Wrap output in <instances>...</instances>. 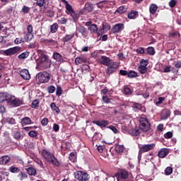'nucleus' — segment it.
<instances>
[{
  "label": "nucleus",
  "mask_w": 181,
  "mask_h": 181,
  "mask_svg": "<svg viewBox=\"0 0 181 181\" xmlns=\"http://www.w3.org/2000/svg\"><path fill=\"white\" fill-rule=\"evenodd\" d=\"M98 63L103 64V66H107L112 60L107 56L102 55L98 59Z\"/></svg>",
  "instance_id": "13"
},
{
  "label": "nucleus",
  "mask_w": 181,
  "mask_h": 181,
  "mask_svg": "<svg viewBox=\"0 0 181 181\" xmlns=\"http://www.w3.org/2000/svg\"><path fill=\"white\" fill-rule=\"evenodd\" d=\"M53 59L58 63H63V62H64V57H63L59 52H54L53 53Z\"/></svg>",
  "instance_id": "18"
},
{
  "label": "nucleus",
  "mask_w": 181,
  "mask_h": 181,
  "mask_svg": "<svg viewBox=\"0 0 181 181\" xmlns=\"http://www.w3.org/2000/svg\"><path fill=\"white\" fill-rule=\"evenodd\" d=\"M47 90L49 94H53V93L56 91V87L53 86H49L47 87Z\"/></svg>",
  "instance_id": "50"
},
{
  "label": "nucleus",
  "mask_w": 181,
  "mask_h": 181,
  "mask_svg": "<svg viewBox=\"0 0 181 181\" xmlns=\"http://www.w3.org/2000/svg\"><path fill=\"white\" fill-rule=\"evenodd\" d=\"M140 129L143 132H145L147 136H152L153 135V129L151 128V123L145 116H141L139 118Z\"/></svg>",
  "instance_id": "3"
},
{
  "label": "nucleus",
  "mask_w": 181,
  "mask_h": 181,
  "mask_svg": "<svg viewBox=\"0 0 181 181\" xmlns=\"http://www.w3.org/2000/svg\"><path fill=\"white\" fill-rule=\"evenodd\" d=\"M20 76L23 78V80H30V74L28 69H23L20 72Z\"/></svg>",
  "instance_id": "17"
},
{
  "label": "nucleus",
  "mask_w": 181,
  "mask_h": 181,
  "mask_svg": "<svg viewBox=\"0 0 181 181\" xmlns=\"http://www.w3.org/2000/svg\"><path fill=\"white\" fill-rule=\"evenodd\" d=\"M172 172H173V169L171 167H168L165 170V173L167 175H172Z\"/></svg>",
  "instance_id": "52"
},
{
  "label": "nucleus",
  "mask_w": 181,
  "mask_h": 181,
  "mask_svg": "<svg viewBox=\"0 0 181 181\" xmlns=\"http://www.w3.org/2000/svg\"><path fill=\"white\" fill-rule=\"evenodd\" d=\"M129 133L132 136H138V135L140 134L139 129H132L129 130Z\"/></svg>",
  "instance_id": "32"
},
{
  "label": "nucleus",
  "mask_w": 181,
  "mask_h": 181,
  "mask_svg": "<svg viewBox=\"0 0 181 181\" xmlns=\"http://www.w3.org/2000/svg\"><path fill=\"white\" fill-rule=\"evenodd\" d=\"M21 47L19 46L9 48L8 49L3 50L4 54L5 56H13V54H16L17 53H19L21 50Z\"/></svg>",
  "instance_id": "9"
},
{
  "label": "nucleus",
  "mask_w": 181,
  "mask_h": 181,
  "mask_svg": "<svg viewBox=\"0 0 181 181\" xmlns=\"http://www.w3.org/2000/svg\"><path fill=\"white\" fill-rule=\"evenodd\" d=\"M117 181H134L132 173L127 170H122L115 174Z\"/></svg>",
  "instance_id": "4"
},
{
  "label": "nucleus",
  "mask_w": 181,
  "mask_h": 181,
  "mask_svg": "<svg viewBox=\"0 0 181 181\" xmlns=\"http://www.w3.org/2000/svg\"><path fill=\"white\" fill-rule=\"evenodd\" d=\"M6 122H8V124H16L15 119H13V117L7 118Z\"/></svg>",
  "instance_id": "55"
},
{
  "label": "nucleus",
  "mask_w": 181,
  "mask_h": 181,
  "mask_svg": "<svg viewBox=\"0 0 181 181\" xmlns=\"http://www.w3.org/2000/svg\"><path fill=\"white\" fill-rule=\"evenodd\" d=\"M41 155L46 162L51 163L54 166H60V161L55 158L54 154L50 151L44 148L41 151Z\"/></svg>",
  "instance_id": "2"
},
{
  "label": "nucleus",
  "mask_w": 181,
  "mask_h": 181,
  "mask_svg": "<svg viewBox=\"0 0 181 181\" xmlns=\"http://www.w3.org/2000/svg\"><path fill=\"white\" fill-rule=\"evenodd\" d=\"M136 53H138L139 54H144V53H145V48L144 47L137 48Z\"/></svg>",
  "instance_id": "56"
},
{
  "label": "nucleus",
  "mask_w": 181,
  "mask_h": 181,
  "mask_svg": "<svg viewBox=\"0 0 181 181\" xmlns=\"http://www.w3.org/2000/svg\"><path fill=\"white\" fill-rule=\"evenodd\" d=\"M9 94L7 93H0V103H4V101H6L8 103V99L9 98Z\"/></svg>",
  "instance_id": "26"
},
{
  "label": "nucleus",
  "mask_w": 181,
  "mask_h": 181,
  "mask_svg": "<svg viewBox=\"0 0 181 181\" xmlns=\"http://www.w3.org/2000/svg\"><path fill=\"white\" fill-rule=\"evenodd\" d=\"M11 160V157L9 156H3L0 158V165H6V163H9Z\"/></svg>",
  "instance_id": "21"
},
{
  "label": "nucleus",
  "mask_w": 181,
  "mask_h": 181,
  "mask_svg": "<svg viewBox=\"0 0 181 181\" xmlns=\"http://www.w3.org/2000/svg\"><path fill=\"white\" fill-rule=\"evenodd\" d=\"M69 159L71 162H76V160H77V156H76V153H71L69 154Z\"/></svg>",
  "instance_id": "49"
},
{
  "label": "nucleus",
  "mask_w": 181,
  "mask_h": 181,
  "mask_svg": "<svg viewBox=\"0 0 181 181\" xmlns=\"http://www.w3.org/2000/svg\"><path fill=\"white\" fill-rule=\"evenodd\" d=\"M45 45H49V46H57V42L53 39H45L43 40Z\"/></svg>",
  "instance_id": "24"
},
{
  "label": "nucleus",
  "mask_w": 181,
  "mask_h": 181,
  "mask_svg": "<svg viewBox=\"0 0 181 181\" xmlns=\"http://www.w3.org/2000/svg\"><path fill=\"white\" fill-rule=\"evenodd\" d=\"M147 66H148V60L141 59L140 61V65L139 66H140V67H146Z\"/></svg>",
  "instance_id": "51"
},
{
  "label": "nucleus",
  "mask_w": 181,
  "mask_h": 181,
  "mask_svg": "<svg viewBox=\"0 0 181 181\" xmlns=\"http://www.w3.org/2000/svg\"><path fill=\"white\" fill-rule=\"evenodd\" d=\"M18 177H19L20 180H23V179L28 178V175H26L25 172L20 171Z\"/></svg>",
  "instance_id": "44"
},
{
  "label": "nucleus",
  "mask_w": 181,
  "mask_h": 181,
  "mask_svg": "<svg viewBox=\"0 0 181 181\" xmlns=\"http://www.w3.org/2000/svg\"><path fill=\"white\" fill-rule=\"evenodd\" d=\"M18 57V59H20V60H23V59H27V57H29V52H23L21 54H19Z\"/></svg>",
  "instance_id": "37"
},
{
  "label": "nucleus",
  "mask_w": 181,
  "mask_h": 181,
  "mask_svg": "<svg viewBox=\"0 0 181 181\" xmlns=\"http://www.w3.org/2000/svg\"><path fill=\"white\" fill-rule=\"evenodd\" d=\"M129 78H134V77H138V73L135 71H129L127 74Z\"/></svg>",
  "instance_id": "39"
},
{
  "label": "nucleus",
  "mask_w": 181,
  "mask_h": 181,
  "mask_svg": "<svg viewBox=\"0 0 181 181\" xmlns=\"http://www.w3.org/2000/svg\"><path fill=\"white\" fill-rule=\"evenodd\" d=\"M76 30L82 35L83 37H87L88 36V33L87 32L86 28L83 26L77 27Z\"/></svg>",
  "instance_id": "19"
},
{
  "label": "nucleus",
  "mask_w": 181,
  "mask_h": 181,
  "mask_svg": "<svg viewBox=\"0 0 181 181\" xmlns=\"http://www.w3.org/2000/svg\"><path fill=\"white\" fill-rule=\"evenodd\" d=\"M107 67V68L106 69V72L107 73V74H112V73H115L117 69L119 67V64L118 62L112 61L109 63Z\"/></svg>",
  "instance_id": "8"
},
{
  "label": "nucleus",
  "mask_w": 181,
  "mask_h": 181,
  "mask_svg": "<svg viewBox=\"0 0 181 181\" xmlns=\"http://www.w3.org/2000/svg\"><path fill=\"white\" fill-rule=\"evenodd\" d=\"M107 128H109V129H111V131H112V132H114V134H118V129H117L116 127L109 126V127H107Z\"/></svg>",
  "instance_id": "59"
},
{
  "label": "nucleus",
  "mask_w": 181,
  "mask_h": 181,
  "mask_svg": "<svg viewBox=\"0 0 181 181\" xmlns=\"http://www.w3.org/2000/svg\"><path fill=\"white\" fill-rule=\"evenodd\" d=\"M168 155H169V149L168 148H161L158 154L159 158H165Z\"/></svg>",
  "instance_id": "20"
},
{
  "label": "nucleus",
  "mask_w": 181,
  "mask_h": 181,
  "mask_svg": "<svg viewBox=\"0 0 181 181\" xmlns=\"http://www.w3.org/2000/svg\"><path fill=\"white\" fill-rule=\"evenodd\" d=\"M73 37H74V34L66 35L65 37L62 38V42H64V43L70 42V40H71Z\"/></svg>",
  "instance_id": "34"
},
{
  "label": "nucleus",
  "mask_w": 181,
  "mask_h": 181,
  "mask_svg": "<svg viewBox=\"0 0 181 181\" xmlns=\"http://www.w3.org/2000/svg\"><path fill=\"white\" fill-rule=\"evenodd\" d=\"M123 93L125 95H131V94H132V90H131L128 86H124Z\"/></svg>",
  "instance_id": "40"
},
{
  "label": "nucleus",
  "mask_w": 181,
  "mask_h": 181,
  "mask_svg": "<svg viewBox=\"0 0 181 181\" xmlns=\"http://www.w3.org/2000/svg\"><path fill=\"white\" fill-rule=\"evenodd\" d=\"M9 171L11 173H19V172H21V169L14 166H11L9 168Z\"/></svg>",
  "instance_id": "43"
},
{
  "label": "nucleus",
  "mask_w": 181,
  "mask_h": 181,
  "mask_svg": "<svg viewBox=\"0 0 181 181\" xmlns=\"http://www.w3.org/2000/svg\"><path fill=\"white\" fill-rule=\"evenodd\" d=\"M88 29L90 30L91 33H97L98 36H101L103 34L101 30H98V27H97V25L95 24L90 25Z\"/></svg>",
  "instance_id": "16"
},
{
  "label": "nucleus",
  "mask_w": 181,
  "mask_h": 181,
  "mask_svg": "<svg viewBox=\"0 0 181 181\" xmlns=\"http://www.w3.org/2000/svg\"><path fill=\"white\" fill-rule=\"evenodd\" d=\"M22 42H23V40L22 38H16V40H14L15 45H21Z\"/></svg>",
  "instance_id": "63"
},
{
  "label": "nucleus",
  "mask_w": 181,
  "mask_h": 181,
  "mask_svg": "<svg viewBox=\"0 0 181 181\" xmlns=\"http://www.w3.org/2000/svg\"><path fill=\"white\" fill-rule=\"evenodd\" d=\"M75 178L79 181H87L89 179L88 174L83 171H76L74 173Z\"/></svg>",
  "instance_id": "10"
},
{
  "label": "nucleus",
  "mask_w": 181,
  "mask_h": 181,
  "mask_svg": "<svg viewBox=\"0 0 181 181\" xmlns=\"http://www.w3.org/2000/svg\"><path fill=\"white\" fill-rule=\"evenodd\" d=\"M123 29H125L124 23H117L112 28V31L113 33H119V32H122Z\"/></svg>",
  "instance_id": "14"
},
{
  "label": "nucleus",
  "mask_w": 181,
  "mask_h": 181,
  "mask_svg": "<svg viewBox=\"0 0 181 181\" xmlns=\"http://www.w3.org/2000/svg\"><path fill=\"white\" fill-rule=\"evenodd\" d=\"M12 135H13L14 139H16V141H21V139H23V134H21L20 132H18V131L13 132Z\"/></svg>",
  "instance_id": "22"
},
{
  "label": "nucleus",
  "mask_w": 181,
  "mask_h": 181,
  "mask_svg": "<svg viewBox=\"0 0 181 181\" xmlns=\"http://www.w3.org/2000/svg\"><path fill=\"white\" fill-rule=\"evenodd\" d=\"M36 70H46L52 66V61L49 59V56L41 54L39 59L36 61Z\"/></svg>",
  "instance_id": "1"
},
{
  "label": "nucleus",
  "mask_w": 181,
  "mask_h": 181,
  "mask_svg": "<svg viewBox=\"0 0 181 181\" xmlns=\"http://www.w3.org/2000/svg\"><path fill=\"white\" fill-rule=\"evenodd\" d=\"M7 104L11 105V107H19L23 104V101L19 98H16L15 96L9 95Z\"/></svg>",
  "instance_id": "7"
},
{
  "label": "nucleus",
  "mask_w": 181,
  "mask_h": 181,
  "mask_svg": "<svg viewBox=\"0 0 181 181\" xmlns=\"http://www.w3.org/2000/svg\"><path fill=\"white\" fill-rule=\"evenodd\" d=\"M51 75L47 71H40L36 75V78L41 83H46L50 81Z\"/></svg>",
  "instance_id": "6"
},
{
  "label": "nucleus",
  "mask_w": 181,
  "mask_h": 181,
  "mask_svg": "<svg viewBox=\"0 0 181 181\" xmlns=\"http://www.w3.org/2000/svg\"><path fill=\"white\" fill-rule=\"evenodd\" d=\"M50 107L53 112H56V114H60V109L56 105L55 103H52Z\"/></svg>",
  "instance_id": "29"
},
{
  "label": "nucleus",
  "mask_w": 181,
  "mask_h": 181,
  "mask_svg": "<svg viewBox=\"0 0 181 181\" xmlns=\"http://www.w3.org/2000/svg\"><path fill=\"white\" fill-rule=\"evenodd\" d=\"M170 117V110L165 109L163 110L162 115H161V119H168V118Z\"/></svg>",
  "instance_id": "25"
},
{
  "label": "nucleus",
  "mask_w": 181,
  "mask_h": 181,
  "mask_svg": "<svg viewBox=\"0 0 181 181\" xmlns=\"http://www.w3.org/2000/svg\"><path fill=\"white\" fill-rule=\"evenodd\" d=\"M124 149L125 148L122 145H117L115 146V151L117 152V153H122Z\"/></svg>",
  "instance_id": "38"
},
{
  "label": "nucleus",
  "mask_w": 181,
  "mask_h": 181,
  "mask_svg": "<svg viewBox=\"0 0 181 181\" xmlns=\"http://www.w3.org/2000/svg\"><path fill=\"white\" fill-rule=\"evenodd\" d=\"M47 124H49V119L47 118H44L42 119L41 121V124L43 126V127H46V125H47Z\"/></svg>",
  "instance_id": "57"
},
{
  "label": "nucleus",
  "mask_w": 181,
  "mask_h": 181,
  "mask_svg": "<svg viewBox=\"0 0 181 181\" xmlns=\"http://www.w3.org/2000/svg\"><path fill=\"white\" fill-rule=\"evenodd\" d=\"M93 124H95V125H98V127H100V128H105L110 124V122L107 120H95L93 122Z\"/></svg>",
  "instance_id": "15"
},
{
  "label": "nucleus",
  "mask_w": 181,
  "mask_h": 181,
  "mask_svg": "<svg viewBox=\"0 0 181 181\" xmlns=\"http://www.w3.org/2000/svg\"><path fill=\"white\" fill-rule=\"evenodd\" d=\"M59 22L61 23V25H66L67 23V18H62L60 20H59Z\"/></svg>",
  "instance_id": "62"
},
{
  "label": "nucleus",
  "mask_w": 181,
  "mask_h": 181,
  "mask_svg": "<svg viewBox=\"0 0 181 181\" xmlns=\"http://www.w3.org/2000/svg\"><path fill=\"white\" fill-rule=\"evenodd\" d=\"M22 11L24 13H29L30 8L28 6H24L22 8Z\"/></svg>",
  "instance_id": "61"
},
{
  "label": "nucleus",
  "mask_w": 181,
  "mask_h": 181,
  "mask_svg": "<svg viewBox=\"0 0 181 181\" xmlns=\"http://www.w3.org/2000/svg\"><path fill=\"white\" fill-rule=\"evenodd\" d=\"M30 124H32V120L28 117H23L21 119V125H23H23H30Z\"/></svg>",
  "instance_id": "28"
},
{
  "label": "nucleus",
  "mask_w": 181,
  "mask_h": 181,
  "mask_svg": "<svg viewBox=\"0 0 181 181\" xmlns=\"http://www.w3.org/2000/svg\"><path fill=\"white\" fill-rule=\"evenodd\" d=\"M62 87L57 86V91H56L57 95H58V97H60L62 95Z\"/></svg>",
  "instance_id": "58"
},
{
  "label": "nucleus",
  "mask_w": 181,
  "mask_h": 181,
  "mask_svg": "<svg viewBox=\"0 0 181 181\" xmlns=\"http://www.w3.org/2000/svg\"><path fill=\"white\" fill-rule=\"evenodd\" d=\"M165 138H167V139H169L173 136V134L170 132H168L164 134Z\"/></svg>",
  "instance_id": "60"
},
{
  "label": "nucleus",
  "mask_w": 181,
  "mask_h": 181,
  "mask_svg": "<svg viewBox=\"0 0 181 181\" xmlns=\"http://www.w3.org/2000/svg\"><path fill=\"white\" fill-rule=\"evenodd\" d=\"M28 135L30 138H36V136H37V132L35 130H31L28 132Z\"/></svg>",
  "instance_id": "48"
},
{
  "label": "nucleus",
  "mask_w": 181,
  "mask_h": 181,
  "mask_svg": "<svg viewBox=\"0 0 181 181\" xmlns=\"http://www.w3.org/2000/svg\"><path fill=\"white\" fill-rule=\"evenodd\" d=\"M26 170L28 175L31 176L36 175V169H35L33 167H29L26 168Z\"/></svg>",
  "instance_id": "36"
},
{
  "label": "nucleus",
  "mask_w": 181,
  "mask_h": 181,
  "mask_svg": "<svg viewBox=\"0 0 181 181\" xmlns=\"http://www.w3.org/2000/svg\"><path fill=\"white\" fill-rule=\"evenodd\" d=\"M57 29H59V25H57V23H54L50 28L51 33H56Z\"/></svg>",
  "instance_id": "41"
},
{
  "label": "nucleus",
  "mask_w": 181,
  "mask_h": 181,
  "mask_svg": "<svg viewBox=\"0 0 181 181\" xmlns=\"http://www.w3.org/2000/svg\"><path fill=\"white\" fill-rule=\"evenodd\" d=\"M88 59L86 57H78L75 59L76 64H81L83 63H87Z\"/></svg>",
  "instance_id": "23"
},
{
  "label": "nucleus",
  "mask_w": 181,
  "mask_h": 181,
  "mask_svg": "<svg viewBox=\"0 0 181 181\" xmlns=\"http://www.w3.org/2000/svg\"><path fill=\"white\" fill-rule=\"evenodd\" d=\"M36 5L40 8H46V0H37L36 1Z\"/></svg>",
  "instance_id": "31"
},
{
  "label": "nucleus",
  "mask_w": 181,
  "mask_h": 181,
  "mask_svg": "<svg viewBox=\"0 0 181 181\" xmlns=\"http://www.w3.org/2000/svg\"><path fill=\"white\" fill-rule=\"evenodd\" d=\"M28 33L24 37L25 42H30L33 39V26L32 25H28L27 27Z\"/></svg>",
  "instance_id": "12"
},
{
  "label": "nucleus",
  "mask_w": 181,
  "mask_h": 181,
  "mask_svg": "<svg viewBox=\"0 0 181 181\" xmlns=\"http://www.w3.org/2000/svg\"><path fill=\"white\" fill-rule=\"evenodd\" d=\"M116 12H117L118 13H124V12H127V8H125V6H122L116 10Z\"/></svg>",
  "instance_id": "47"
},
{
  "label": "nucleus",
  "mask_w": 181,
  "mask_h": 181,
  "mask_svg": "<svg viewBox=\"0 0 181 181\" xmlns=\"http://www.w3.org/2000/svg\"><path fill=\"white\" fill-rule=\"evenodd\" d=\"M129 19H136L138 18V11H132L128 14Z\"/></svg>",
  "instance_id": "35"
},
{
  "label": "nucleus",
  "mask_w": 181,
  "mask_h": 181,
  "mask_svg": "<svg viewBox=\"0 0 181 181\" xmlns=\"http://www.w3.org/2000/svg\"><path fill=\"white\" fill-rule=\"evenodd\" d=\"M93 9H94V7L93 6V4H91V3L85 4V11H86L87 12H93Z\"/></svg>",
  "instance_id": "33"
},
{
  "label": "nucleus",
  "mask_w": 181,
  "mask_h": 181,
  "mask_svg": "<svg viewBox=\"0 0 181 181\" xmlns=\"http://www.w3.org/2000/svg\"><path fill=\"white\" fill-rule=\"evenodd\" d=\"M59 129H60V127H59V124H56V123L53 124V130H54L55 132H57Z\"/></svg>",
  "instance_id": "64"
},
{
  "label": "nucleus",
  "mask_w": 181,
  "mask_h": 181,
  "mask_svg": "<svg viewBox=\"0 0 181 181\" xmlns=\"http://www.w3.org/2000/svg\"><path fill=\"white\" fill-rule=\"evenodd\" d=\"M102 101L105 103V104H110L111 103V98H108V96L107 95H103L102 97Z\"/></svg>",
  "instance_id": "45"
},
{
  "label": "nucleus",
  "mask_w": 181,
  "mask_h": 181,
  "mask_svg": "<svg viewBox=\"0 0 181 181\" xmlns=\"http://www.w3.org/2000/svg\"><path fill=\"white\" fill-rule=\"evenodd\" d=\"M158 5L155 4H151L149 7L150 13H151V15H155V13H156V11H158Z\"/></svg>",
  "instance_id": "27"
},
{
  "label": "nucleus",
  "mask_w": 181,
  "mask_h": 181,
  "mask_svg": "<svg viewBox=\"0 0 181 181\" xmlns=\"http://www.w3.org/2000/svg\"><path fill=\"white\" fill-rule=\"evenodd\" d=\"M155 148L154 144H144L139 146V153H145V152H149V151H152Z\"/></svg>",
  "instance_id": "11"
},
{
  "label": "nucleus",
  "mask_w": 181,
  "mask_h": 181,
  "mask_svg": "<svg viewBox=\"0 0 181 181\" xmlns=\"http://www.w3.org/2000/svg\"><path fill=\"white\" fill-rule=\"evenodd\" d=\"M146 52L148 54H150L151 56H153V54H155V48L152 47H149L147 48Z\"/></svg>",
  "instance_id": "46"
},
{
  "label": "nucleus",
  "mask_w": 181,
  "mask_h": 181,
  "mask_svg": "<svg viewBox=\"0 0 181 181\" xmlns=\"http://www.w3.org/2000/svg\"><path fill=\"white\" fill-rule=\"evenodd\" d=\"M39 107V100H35L32 103V108H37Z\"/></svg>",
  "instance_id": "54"
},
{
  "label": "nucleus",
  "mask_w": 181,
  "mask_h": 181,
  "mask_svg": "<svg viewBox=\"0 0 181 181\" xmlns=\"http://www.w3.org/2000/svg\"><path fill=\"white\" fill-rule=\"evenodd\" d=\"M138 71L141 74H145L148 71V67L146 66H139Z\"/></svg>",
  "instance_id": "42"
},
{
  "label": "nucleus",
  "mask_w": 181,
  "mask_h": 181,
  "mask_svg": "<svg viewBox=\"0 0 181 181\" xmlns=\"http://www.w3.org/2000/svg\"><path fill=\"white\" fill-rule=\"evenodd\" d=\"M61 2L64 4L66 10V13H67V15H70V16H71V18H73L74 22H76V21L78 19V16L76 13V12H74V10L73 9L71 5H70L69 4V1L66 0H61Z\"/></svg>",
  "instance_id": "5"
},
{
  "label": "nucleus",
  "mask_w": 181,
  "mask_h": 181,
  "mask_svg": "<svg viewBox=\"0 0 181 181\" xmlns=\"http://www.w3.org/2000/svg\"><path fill=\"white\" fill-rule=\"evenodd\" d=\"M133 111L137 112L138 111H141L142 110V105L140 103H134L132 106Z\"/></svg>",
  "instance_id": "30"
},
{
  "label": "nucleus",
  "mask_w": 181,
  "mask_h": 181,
  "mask_svg": "<svg viewBox=\"0 0 181 181\" xmlns=\"http://www.w3.org/2000/svg\"><path fill=\"white\" fill-rule=\"evenodd\" d=\"M176 4H177V1L176 0H170L168 3V5L170 8H175V6H176Z\"/></svg>",
  "instance_id": "53"
}]
</instances>
